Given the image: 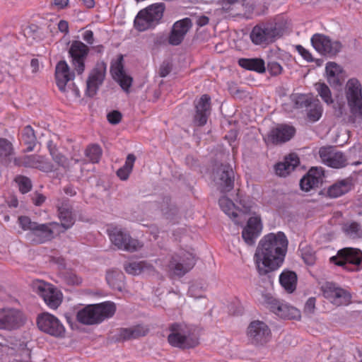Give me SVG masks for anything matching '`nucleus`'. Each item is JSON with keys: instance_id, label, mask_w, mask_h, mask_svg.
Instances as JSON below:
<instances>
[{"instance_id": "obj_1", "label": "nucleus", "mask_w": 362, "mask_h": 362, "mask_svg": "<svg viewBox=\"0 0 362 362\" xmlns=\"http://www.w3.org/2000/svg\"><path fill=\"white\" fill-rule=\"evenodd\" d=\"M288 240L283 232L270 233L259 242L254 255L258 273L264 275L278 269L284 260Z\"/></svg>"}, {"instance_id": "obj_2", "label": "nucleus", "mask_w": 362, "mask_h": 362, "mask_svg": "<svg viewBox=\"0 0 362 362\" xmlns=\"http://www.w3.org/2000/svg\"><path fill=\"white\" fill-rule=\"evenodd\" d=\"M58 216L62 223L56 222L35 225L32 232L28 234V238L37 244L43 243L50 240L54 233H62L70 228L74 223L72 212L67 201L63 202L61 204H57Z\"/></svg>"}, {"instance_id": "obj_3", "label": "nucleus", "mask_w": 362, "mask_h": 362, "mask_svg": "<svg viewBox=\"0 0 362 362\" xmlns=\"http://www.w3.org/2000/svg\"><path fill=\"white\" fill-rule=\"evenodd\" d=\"M115 311V303L110 301L88 305L77 311L76 319L83 325H98L112 317Z\"/></svg>"}, {"instance_id": "obj_4", "label": "nucleus", "mask_w": 362, "mask_h": 362, "mask_svg": "<svg viewBox=\"0 0 362 362\" xmlns=\"http://www.w3.org/2000/svg\"><path fill=\"white\" fill-rule=\"evenodd\" d=\"M344 94L351 115L349 122L361 124L362 122V86L356 78L347 81L344 87Z\"/></svg>"}, {"instance_id": "obj_5", "label": "nucleus", "mask_w": 362, "mask_h": 362, "mask_svg": "<svg viewBox=\"0 0 362 362\" xmlns=\"http://www.w3.org/2000/svg\"><path fill=\"white\" fill-rule=\"evenodd\" d=\"M284 33L283 25L269 22L255 26L250 33L252 42L257 45H267L279 38Z\"/></svg>"}, {"instance_id": "obj_6", "label": "nucleus", "mask_w": 362, "mask_h": 362, "mask_svg": "<svg viewBox=\"0 0 362 362\" xmlns=\"http://www.w3.org/2000/svg\"><path fill=\"white\" fill-rule=\"evenodd\" d=\"M164 10L163 4H152L141 10L134 21L135 28L142 32L155 28L161 20Z\"/></svg>"}, {"instance_id": "obj_7", "label": "nucleus", "mask_w": 362, "mask_h": 362, "mask_svg": "<svg viewBox=\"0 0 362 362\" xmlns=\"http://www.w3.org/2000/svg\"><path fill=\"white\" fill-rule=\"evenodd\" d=\"M168 342L173 346L180 349H189L197 344L192 329L184 323H175L170 327Z\"/></svg>"}, {"instance_id": "obj_8", "label": "nucleus", "mask_w": 362, "mask_h": 362, "mask_svg": "<svg viewBox=\"0 0 362 362\" xmlns=\"http://www.w3.org/2000/svg\"><path fill=\"white\" fill-rule=\"evenodd\" d=\"M74 73L71 71L69 66L65 61H60L55 68V80L59 89L63 93H67L69 96L79 97V90L72 82Z\"/></svg>"}, {"instance_id": "obj_9", "label": "nucleus", "mask_w": 362, "mask_h": 362, "mask_svg": "<svg viewBox=\"0 0 362 362\" xmlns=\"http://www.w3.org/2000/svg\"><path fill=\"white\" fill-rule=\"evenodd\" d=\"M32 287L50 309L56 310L62 303L63 294L54 285L36 279L32 282Z\"/></svg>"}, {"instance_id": "obj_10", "label": "nucleus", "mask_w": 362, "mask_h": 362, "mask_svg": "<svg viewBox=\"0 0 362 362\" xmlns=\"http://www.w3.org/2000/svg\"><path fill=\"white\" fill-rule=\"evenodd\" d=\"M111 243L119 250L135 252L140 250L143 245L131 236L121 228L112 227L107 230Z\"/></svg>"}, {"instance_id": "obj_11", "label": "nucleus", "mask_w": 362, "mask_h": 362, "mask_svg": "<svg viewBox=\"0 0 362 362\" xmlns=\"http://www.w3.org/2000/svg\"><path fill=\"white\" fill-rule=\"evenodd\" d=\"M195 262V255L192 251L181 250L171 258L167 267L175 275L181 276L192 269Z\"/></svg>"}, {"instance_id": "obj_12", "label": "nucleus", "mask_w": 362, "mask_h": 362, "mask_svg": "<svg viewBox=\"0 0 362 362\" xmlns=\"http://www.w3.org/2000/svg\"><path fill=\"white\" fill-rule=\"evenodd\" d=\"M24 314L15 308H0V329L16 330L22 327L25 323Z\"/></svg>"}, {"instance_id": "obj_13", "label": "nucleus", "mask_w": 362, "mask_h": 362, "mask_svg": "<svg viewBox=\"0 0 362 362\" xmlns=\"http://www.w3.org/2000/svg\"><path fill=\"white\" fill-rule=\"evenodd\" d=\"M310 41L313 48L322 55L334 56L341 51L342 47L339 41L333 40L329 37L320 33L314 34Z\"/></svg>"}, {"instance_id": "obj_14", "label": "nucleus", "mask_w": 362, "mask_h": 362, "mask_svg": "<svg viewBox=\"0 0 362 362\" xmlns=\"http://www.w3.org/2000/svg\"><path fill=\"white\" fill-rule=\"evenodd\" d=\"M37 325L40 330L53 337H62L65 333L63 324L56 316L49 313L39 315Z\"/></svg>"}, {"instance_id": "obj_15", "label": "nucleus", "mask_w": 362, "mask_h": 362, "mask_svg": "<svg viewBox=\"0 0 362 362\" xmlns=\"http://www.w3.org/2000/svg\"><path fill=\"white\" fill-rule=\"evenodd\" d=\"M322 291L323 296L334 305H346L351 303V293L334 283H325L322 286Z\"/></svg>"}, {"instance_id": "obj_16", "label": "nucleus", "mask_w": 362, "mask_h": 362, "mask_svg": "<svg viewBox=\"0 0 362 362\" xmlns=\"http://www.w3.org/2000/svg\"><path fill=\"white\" fill-rule=\"evenodd\" d=\"M331 261L347 269H353L349 267L350 265L358 267L362 264V252L358 249L344 248L338 252L336 257H332Z\"/></svg>"}, {"instance_id": "obj_17", "label": "nucleus", "mask_w": 362, "mask_h": 362, "mask_svg": "<svg viewBox=\"0 0 362 362\" xmlns=\"http://www.w3.org/2000/svg\"><path fill=\"white\" fill-rule=\"evenodd\" d=\"M88 52L87 45L81 41H74L69 47V53L72 59V65L78 75L82 74L85 70V60Z\"/></svg>"}, {"instance_id": "obj_18", "label": "nucleus", "mask_w": 362, "mask_h": 362, "mask_svg": "<svg viewBox=\"0 0 362 362\" xmlns=\"http://www.w3.org/2000/svg\"><path fill=\"white\" fill-rule=\"evenodd\" d=\"M319 156L322 163L333 168H341L347 164V158L344 153L333 147L320 148Z\"/></svg>"}, {"instance_id": "obj_19", "label": "nucleus", "mask_w": 362, "mask_h": 362, "mask_svg": "<svg viewBox=\"0 0 362 362\" xmlns=\"http://www.w3.org/2000/svg\"><path fill=\"white\" fill-rule=\"evenodd\" d=\"M247 335L252 343L262 345L270 340L271 330L264 322L255 320L248 326Z\"/></svg>"}, {"instance_id": "obj_20", "label": "nucleus", "mask_w": 362, "mask_h": 362, "mask_svg": "<svg viewBox=\"0 0 362 362\" xmlns=\"http://www.w3.org/2000/svg\"><path fill=\"white\" fill-rule=\"evenodd\" d=\"M106 72V65L104 63H98L89 73L86 81V93L88 96H94L99 87L103 83Z\"/></svg>"}, {"instance_id": "obj_21", "label": "nucleus", "mask_w": 362, "mask_h": 362, "mask_svg": "<svg viewBox=\"0 0 362 362\" xmlns=\"http://www.w3.org/2000/svg\"><path fill=\"white\" fill-rule=\"evenodd\" d=\"M15 163L19 166L37 168L46 173L54 170L53 165L48 162L44 156L39 155L24 156L17 158L15 159Z\"/></svg>"}, {"instance_id": "obj_22", "label": "nucleus", "mask_w": 362, "mask_h": 362, "mask_svg": "<svg viewBox=\"0 0 362 362\" xmlns=\"http://www.w3.org/2000/svg\"><path fill=\"white\" fill-rule=\"evenodd\" d=\"M262 230L261 218L258 216H254L249 218L246 226L242 231V237L248 245H252Z\"/></svg>"}, {"instance_id": "obj_23", "label": "nucleus", "mask_w": 362, "mask_h": 362, "mask_svg": "<svg viewBox=\"0 0 362 362\" xmlns=\"http://www.w3.org/2000/svg\"><path fill=\"white\" fill-rule=\"evenodd\" d=\"M192 26V21L189 18L174 23L168 38L169 43L172 45H180Z\"/></svg>"}, {"instance_id": "obj_24", "label": "nucleus", "mask_w": 362, "mask_h": 362, "mask_svg": "<svg viewBox=\"0 0 362 362\" xmlns=\"http://www.w3.org/2000/svg\"><path fill=\"white\" fill-rule=\"evenodd\" d=\"M324 171L321 167H313L300 180V185L302 190L309 192L317 187L323 180Z\"/></svg>"}, {"instance_id": "obj_25", "label": "nucleus", "mask_w": 362, "mask_h": 362, "mask_svg": "<svg viewBox=\"0 0 362 362\" xmlns=\"http://www.w3.org/2000/svg\"><path fill=\"white\" fill-rule=\"evenodd\" d=\"M294 134L295 129L293 127L282 124L272 129L265 141L274 144L284 143L290 140Z\"/></svg>"}, {"instance_id": "obj_26", "label": "nucleus", "mask_w": 362, "mask_h": 362, "mask_svg": "<svg viewBox=\"0 0 362 362\" xmlns=\"http://www.w3.org/2000/svg\"><path fill=\"white\" fill-rule=\"evenodd\" d=\"M269 304L270 310L279 317L297 319L300 316L298 309L279 300L272 299Z\"/></svg>"}, {"instance_id": "obj_27", "label": "nucleus", "mask_w": 362, "mask_h": 362, "mask_svg": "<svg viewBox=\"0 0 362 362\" xmlns=\"http://www.w3.org/2000/svg\"><path fill=\"white\" fill-rule=\"evenodd\" d=\"M123 57L120 56L115 62L112 63L110 71L113 78L117 81L122 88L128 91L129 88L132 86V78L126 74L123 64Z\"/></svg>"}, {"instance_id": "obj_28", "label": "nucleus", "mask_w": 362, "mask_h": 362, "mask_svg": "<svg viewBox=\"0 0 362 362\" xmlns=\"http://www.w3.org/2000/svg\"><path fill=\"white\" fill-rule=\"evenodd\" d=\"M215 179L221 192H229L233 187L232 168L229 165H221L216 172Z\"/></svg>"}, {"instance_id": "obj_29", "label": "nucleus", "mask_w": 362, "mask_h": 362, "mask_svg": "<svg viewBox=\"0 0 362 362\" xmlns=\"http://www.w3.org/2000/svg\"><path fill=\"white\" fill-rule=\"evenodd\" d=\"M211 98L207 95H203L195 105L196 114L194 122L199 126L204 125L210 112Z\"/></svg>"}, {"instance_id": "obj_30", "label": "nucleus", "mask_w": 362, "mask_h": 362, "mask_svg": "<svg viewBox=\"0 0 362 362\" xmlns=\"http://www.w3.org/2000/svg\"><path fill=\"white\" fill-rule=\"evenodd\" d=\"M326 77L329 85L333 88L340 86L343 81L342 69L335 62H328L325 67Z\"/></svg>"}, {"instance_id": "obj_31", "label": "nucleus", "mask_w": 362, "mask_h": 362, "mask_svg": "<svg viewBox=\"0 0 362 362\" xmlns=\"http://www.w3.org/2000/svg\"><path fill=\"white\" fill-rule=\"evenodd\" d=\"M299 164V158L295 153L289 154L283 162L277 163L274 168L276 175L285 177L293 171Z\"/></svg>"}, {"instance_id": "obj_32", "label": "nucleus", "mask_w": 362, "mask_h": 362, "mask_svg": "<svg viewBox=\"0 0 362 362\" xmlns=\"http://www.w3.org/2000/svg\"><path fill=\"white\" fill-rule=\"evenodd\" d=\"M219 206L221 210L235 223H240L238 216L240 210L235 206L234 203L230 199L225 196L221 197L219 199Z\"/></svg>"}, {"instance_id": "obj_33", "label": "nucleus", "mask_w": 362, "mask_h": 362, "mask_svg": "<svg viewBox=\"0 0 362 362\" xmlns=\"http://www.w3.org/2000/svg\"><path fill=\"white\" fill-rule=\"evenodd\" d=\"M351 189V181L346 179L339 180L327 189V194L332 198H337L347 193Z\"/></svg>"}, {"instance_id": "obj_34", "label": "nucleus", "mask_w": 362, "mask_h": 362, "mask_svg": "<svg viewBox=\"0 0 362 362\" xmlns=\"http://www.w3.org/2000/svg\"><path fill=\"white\" fill-rule=\"evenodd\" d=\"M279 282L288 293H293L296 288L297 276L293 272L285 270L279 276Z\"/></svg>"}, {"instance_id": "obj_35", "label": "nucleus", "mask_w": 362, "mask_h": 362, "mask_svg": "<svg viewBox=\"0 0 362 362\" xmlns=\"http://www.w3.org/2000/svg\"><path fill=\"white\" fill-rule=\"evenodd\" d=\"M124 269L129 274L139 275L144 273H151L153 270V267L146 262L140 261L126 264Z\"/></svg>"}, {"instance_id": "obj_36", "label": "nucleus", "mask_w": 362, "mask_h": 362, "mask_svg": "<svg viewBox=\"0 0 362 362\" xmlns=\"http://www.w3.org/2000/svg\"><path fill=\"white\" fill-rule=\"evenodd\" d=\"M238 64L247 70L263 73L265 71L264 62L262 59L253 58L246 59L241 58L238 60Z\"/></svg>"}, {"instance_id": "obj_37", "label": "nucleus", "mask_w": 362, "mask_h": 362, "mask_svg": "<svg viewBox=\"0 0 362 362\" xmlns=\"http://www.w3.org/2000/svg\"><path fill=\"white\" fill-rule=\"evenodd\" d=\"M106 280L113 289L122 290L123 286L124 274L117 269H112L107 272Z\"/></svg>"}, {"instance_id": "obj_38", "label": "nucleus", "mask_w": 362, "mask_h": 362, "mask_svg": "<svg viewBox=\"0 0 362 362\" xmlns=\"http://www.w3.org/2000/svg\"><path fill=\"white\" fill-rule=\"evenodd\" d=\"M21 141L27 146V151H32L36 144V137L33 128L28 125L21 133Z\"/></svg>"}, {"instance_id": "obj_39", "label": "nucleus", "mask_w": 362, "mask_h": 362, "mask_svg": "<svg viewBox=\"0 0 362 362\" xmlns=\"http://www.w3.org/2000/svg\"><path fill=\"white\" fill-rule=\"evenodd\" d=\"M136 157L134 154H129L127 157L124 165L121 167L117 172V176L122 180L128 179L129 174L132 171Z\"/></svg>"}, {"instance_id": "obj_40", "label": "nucleus", "mask_w": 362, "mask_h": 362, "mask_svg": "<svg viewBox=\"0 0 362 362\" xmlns=\"http://www.w3.org/2000/svg\"><path fill=\"white\" fill-rule=\"evenodd\" d=\"M146 329L141 326H136L129 328H124L120 330V337L123 339H132L144 336Z\"/></svg>"}, {"instance_id": "obj_41", "label": "nucleus", "mask_w": 362, "mask_h": 362, "mask_svg": "<svg viewBox=\"0 0 362 362\" xmlns=\"http://www.w3.org/2000/svg\"><path fill=\"white\" fill-rule=\"evenodd\" d=\"M308 117L312 122L318 121L322 117L323 108L318 100H313L308 107Z\"/></svg>"}, {"instance_id": "obj_42", "label": "nucleus", "mask_w": 362, "mask_h": 362, "mask_svg": "<svg viewBox=\"0 0 362 362\" xmlns=\"http://www.w3.org/2000/svg\"><path fill=\"white\" fill-rule=\"evenodd\" d=\"M315 89L322 100L328 105L334 103L329 88L324 83H317L315 85Z\"/></svg>"}, {"instance_id": "obj_43", "label": "nucleus", "mask_w": 362, "mask_h": 362, "mask_svg": "<svg viewBox=\"0 0 362 362\" xmlns=\"http://www.w3.org/2000/svg\"><path fill=\"white\" fill-rule=\"evenodd\" d=\"M343 230L348 237L352 239L360 238L362 236L361 226L356 222L345 223L343 226Z\"/></svg>"}, {"instance_id": "obj_44", "label": "nucleus", "mask_w": 362, "mask_h": 362, "mask_svg": "<svg viewBox=\"0 0 362 362\" xmlns=\"http://www.w3.org/2000/svg\"><path fill=\"white\" fill-rule=\"evenodd\" d=\"M13 153L12 143L6 139L0 138V159L4 160Z\"/></svg>"}, {"instance_id": "obj_45", "label": "nucleus", "mask_w": 362, "mask_h": 362, "mask_svg": "<svg viewBox=\"0 0 362 362\" xmlns=\"http://www.w3.org/2000/svg\"><path fill=\"white\" fill-rule=\"evenodd\" d=\"M102 150L98 145H91L86 150V156L92 163H98L100 158Z\"/></svg>"}, {"instance_id": "obj_46", "label": "nucleus", "mask_w": 362, "mask_h": 362, "mask_svg": "<svg viewBox=\"0 0 362 362\" xmlns=\"http://www.w3.org/2000/svg\"><path fill=\"white\" fill-rule=\"evenodd\" d=\"M16 182L18 184L20 191L23 193L28 192L32 187L30 180L25 176H18L15 179Z\"/></svg>"}, {"instance_id": "obj_47", "label": "nucleus", "mask_w": 362, "mask_h": 362, "mask_svg": "<svg viewBox=\"0 0 362 362\" xmlns=\"http://www.w3.org/2000/svg\"><path fill=\"white\" fill-rule=\"evenodd\" d=\"M50 154L52 157L53 160L58 164L59 166L66 168L69 166V162L67 158L62 153L58 152L56 149L50 148Z\"/></svg>"}, {"instance_id": "obj_48", "label": "nucleus", "mask_w": 362, "mask_h": 362, "mask_svg": "<svg viewBox=\"0 0 362 362\" xmlns=\"http://www.w3.org/2000/svg\"><path fill=\"white\" fill-rule=\"evenodd\" d=\"M293 100L295 102L296 107H308L313 101L311 98L305 94H297L293 95Z\"/></svg>"}, {"instance_id": "obj_49", "label": "nucleus", "mask_w": 362, "mask_h": 362, "mask_svg": "<svg viewBox=\"0 0 362 362\" xmlns=\"http://www.w3.org/2000/svg\"><path fill=\"white\" fill-rule=\"evenodd\" d=\"M18 223L23 230H29L30 232L33 231L37 224L36 222H32L27 216H20L18 218Z\"/></svg>"}, {"instance_id": "obj_50", "label": "nucleus", "mask_w": 362, "mask_h": 362, "mask_svg": "<svg viewBox=\"0 0 362 362\" xmlns=\"http://www.w3.org/2000/svg\"><path fill=\"white\" fill-rule=\"evenodd\" d=\"M296 50L300 54V56L305 59L307 62H313V58L311 53L304 48L302 45H297L296 47Z\"/></svg>"}, {"instance_id": "obj_51", "label": "nucleus", "mask_w": 362, "mask_h": 362, "mask_svg": "<svg viewBox=\"0 0 362 362\" xmlns=\"http://www.w3.org/2000/svg\"><path fill=\"white\" fill-rule=\"evenodd\" d=\"M107 120L110 123L116 124H118L122 118V115L119 112L114 110L107 114Z\"/></svg>"}, {"instance_id": "obj_52", "label": "nucleus", "mask_w": 362, "mask_h": 362, "mask_svg": "<svg viewBox=\"0 0 362 362\" xmlns=\"http://www.w3.org/2000/svg\"><path fill=\"white\" fill-rule=\"evenodd\" d=\"M69 0H53L51 7L57 10H62L69 5Z\"/></svg>"}, {"instance_id": "obj_53", "label": "nucleus", "mask_w": 362, "mask_h": 362, "mask_svg": "<svg viewBox=\"0 0 362 362\" xmlns=\"http://www.w3.org/2000/svg\"><path fill=\"white\" fill-rule=\"evenodd\" d=\"M66 280L68 284L72 285H78L81 283V279L78 277L76 274L70 272L66 276Z\"/></svg>"}, {"instance_id": "obj_54", "label": "nucleus", "mask_w": 362, "mask_h": 362, "mask_svg": "<svg viewBox=\"0 0 362 362\" xmlns=\"http://www.w3.org/2000/svg\"><path fill=\"white\" fill-rule=\"evenodd\" d=\"M334 108L337 117H341L346 115V108L344 103H337Z\"/></svg>"}, {"instance_id": "obj_55", "label": "nucleus", "mask_w": 362, "mask_h": 362, "mask_svg": "<svg viewBox=\"0 0 362 362\" xmlns=\"http://www.w3.org/2000/svg\"><path fill=\"white\" fill-rule=\"evenodd\" d=\"M269 70L272 75H278L281 73L282 67L277 62H271L269 64Z\"/></svg>"}, {"instance_id": "obj_56", "label": "nucleus", "mask_w": 362, "mask_h": 362, "mask_svg": "<svg viewBox=\"0 0 362 362\" xmlns=\"http://www.w3.org/2000/svg\"><path fill=\"white\" fill-rule=\"evenodd\" d=\"M171 66L168 62L162 64L160 68V75L161 77H165L170 71Z\"/></svg>"}, {"instance_id": "obj_57", "label": "nucleus", "mask_w": 362, "mask_h": 362, "mask_svg": "<svg viewBox=\"0 0 362 362\" xmlns=\"http://www.w3.org/2000/svg\"><path fill=\"white\" fill-rule=\"evenodd\" d=\"M82 38L87 43L92 45L94 41L93 33L91 30H86L83 33Z\"/></svg>"}, {"instance_id": "obj_58", "label": "nucleus", "mask_w": 362, "mask_h": 362, "mask_svg": "<svg viewBox=\"0 0 362 362\" xmlns=\"http://www.w3.org/2000/svg\"><path fill=\"white\" fill-rule=\"evenodd\" d=\"M315 306V298H310L305 305V310L308 313H313Z\"/></svg>"}, {"instance_id": "obj_59", "label": "nucleus", "mask_w": 362, "mask_h": 362, "mask_svg": "<svg viewBox=\"0 0 362 362\" xmlns=\"http://www.w3.org/2000/svg\"><path fill=\"white\" fill-rule=\"evenodd\" d=\"M58 29L62 33H67L69 32V23L64 20H61L58 23Z\"/></svg>"}, {"instance_id": "obj_60", "label": "nucleus", "mask_w": 362, "mask_h": 362, "mask_svg": "<svg viewBox=\"0 0 362 362\" xmlns=\"http://www.w3.org/2000/svg\"><path fill=\"white\" fill-rule=\"evenodd\" d=\"M30 66H31L33 73L38 72L40 71V64L39 60L35 58L33 59L30 62Z\"/></svg>"}, {"instance_id": "obj_61", "label": "nucleus", "mask_w": 362, "mask_h": 362, "mask_svg": "<svg viewBox=\"0 0 362 362\" xmlns=\"http://www.w3.org/2000/svg\"><path fill=\"white\" fill-rule=\"evenodd\" d=\"M209 23V18L205 16H202L197 18V23L199 26L202 27L206 25Z\"/></svg>"}, {"instance_id": "obj_62", "label": "nucleus", "mask_w": 362, "mask_h": 362, "mask_svg": "<svg viewBox=\"0 0 362 362\" xmlns=\"http://www.w3.org/2000/svg\"><path fill=\"white\" fill-rule=\"evenodd\" d=\"M45 201V197L42 194H37L33 202L36 206H40Z\"/></svg>"}, {"instance_id": "obj_63", "label": "nucleus", "mask_w": 362, "mask_h": 362, "mask_svg": "<svg viewBox=\"0 0 362 362\" xmlns=\"http://www.w3.org/2000/svg\"><path fill=\"white\" fill-rule=\"evenodd\" d=\"M23 354L25 355L26 356V358L24 359V360H21L20 358H18V356H16V358L13 361V362H30L29 359H28V356H29V351L28 349H23Z\"/></svg>"}, {"instance_id": "obj_64", "label": "nucleus", "mask_w": 362, "mask_h": 362, "mask_svg": "<svg viewBox=\"0 0 362 362\" xmlns=\"http://www.w3.org/2000/svg\"><path fill=\"white\" fill-rule=\"evenodd\" d=\"M303 259H304L305 262L308 264H313L314 263V257L313 255H302Z\"/></svg>"}]
</instances>
